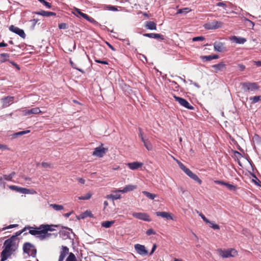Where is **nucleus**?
Returning <instances> with one entry per match:
<instances>
[{"label": "nucleus", "instance_id": "nucleus-1", "mask_svg": "<svg viewBox=\"0 0 261 261\" xmlns=\"http://www.w3.org/2000/svg\"><path fill=\"white\" fill-rule=\"evenodd\" d=\"M4 249L1 255V261L6 260L17 249L15 242V236H12L6 240L4 243Z\"/></svg>", "mask_w": 261, "mask_h": 261}, {"label": "nucleus", "instance_id": "nucleus-2", "mask_svg": "<svg viewBox=\"0 0 261 261\" xmlns=\"http://www.w3.org/2000/svg\"><path fill=\"white\" fill-rule=\"evenodd\" d=\"M55 225H41L38 228L29 227V233L33 236L39 235L38 238L41 240L44 239L46 237H48L50 234L47 233L48 231H54L55 227H57Z\"/></svg>", "mask_w": 261, "mask_h": 261}, {"label": "nucleus", "instance_id": "nucleus-3", "mask_svg": "<svg viewBox=\"0 0 261 261\" xmlns=\"http://www.w3.org/2000/svg\"><path fill=\"white\" fill-rule=\"evenodd\" d=\"M177 163L180 168L191 178L201 184L202 180L198 177L197 175L193 173L189 168H187L182 163L177 161Z\"/></svg>", "mask_w": 261, "mask_h": 261}, {"label": "nucleus", "instance_id": "nucleus-4", "mask_svg": "<svg viewBox=\"0 0 261 261\" xmlns=\"http://www.w3.org/2000/svg\"><path fill=\"white\" fill-rule=\"evenodd\" d=\"M217 251L220 256L223 258L234 257L237 255V251L234 249L232 248L228 249L227 250L219 249L217 250Z\"/></svg>", "mask_w": 261, "mask_h": 261}, {"label": "nucleus", "instance_id": "nucleus-5", "mask_svg": "<svg viewBox=\"0 0 261 261\" xmlns=\"http://www.w3.org/2000/svg\"><path fill=\"white\" fill-rule=\"evenodd\" d=\"M23 252L29 256L34 257L36 255L37 250L35 246L30 243H25L23 246Z\"/></svg>", "mask_w": 261, "mask_h": 261}, {"label": "nucleus", "instance_id": "nucleus-6", "mask_svg": "<svg viewBox=\"0 0 261 261\" xmlns=\"http://www.w3.org/2000/svg\"><path fill=\"white\" fill-rule=\"evenodd\" d=\"M241 85L245 92L254 91L259 89V86L256 83L245 82Z\"/></svg>", "mask_w": 261, "mask_h": 261}, {"label": "nucleus", "instance_id": "nucleus-7", "mask_svg": "<svg viewBox=\"0 0 261 261\" xmlns=\"http://www.w3.org/2000/svg\"><path fill=\"white\" fill-rule=\"evenodd\" d=\"M223 23L220 21L214 20L205 23L203 25L204 28L206 30H216L221 28Z\"/></svg>", "mask_w": 261, "mask_h": 261}, {"label": "nucleus", "instance_id": "nucleus-8", "mask_svg": "<svg viewBox=\"0 0 261 261\" xmlns=\"http://www.w3.org/2000/svg\"><path fill=\"white\" fill-rule=\"evenodd\" d=\"M174 98L176 101H177L181 106H183L184 107L191 110L194 109V108L191 106L186 99L176 96L175 95L174 96Z\"/></svg>", "mask_w": 261, "mask_h": 261}, {"label": "nucleus", "instance_id": "nucleus-9", "mask_svg": "<svg viewBox=\"0 0 261 261\" xmlns=\"http://www.w3.org/2000/svg\"><path fill=\"white\" fill-rule=\"evenodd\" d=\"M133 216L137 219L141 220L144 221L150 222L151 219L149 216L145 213H133Z\"/></svg>", "mask_w": 261, "mask_h": 261}, {"label": "nucleus", "instance_id": "nucleus-10", "mask_svg": "<svg viewBox=\"0 0 261 261\" xmlns=\"http://www.w3.org/2000/svg\"><path fill=\"white\" fill-rule=\"evenodd\" d=\"M135 249L137 252L141 255H146L148 254V251L146 249L144 245L137 244L134 246Z\"/></svg>", "mask_w": 261, "mask_h": 261}, {"label": "nucleus", "instance_id": "nucleus-11", "mask_svg": "<svg viewBox=\"0 0 261 261\" xmlns=\"http://www.w3.org/2000/svg\"><path fill=\"white\" fill-rule=\"evenodd\" d=\"M9 30L11 32L18 35L20 37H21L22 38H24L25 37V34L24 31L22 29H19L18 27H15L13 25H11L9 28Z\"/></svg>", "mask_w": 261, "mask_h": 261}, {"label": "nucleus", "instance_id": "nucleus-12", "mask_svg": "<svg viewBox=\"0 0 261 261\" xmlns=\"http://www.w3.org/2000/svg\"><path fill=\"white\" fill-rule=\"evenodd\" d=\"M9 188L12 190L15 191L20 193L25 194L31 193L30 190L24 188H21L16 186H9Z\"/></svg>", "mask_w": 261, "mask_h": 261}, {"label": "nucleus", "instance_id": "nucleus-13", "mask_svg": "<svg viewBox=\"0 0 261 261\" xmlns=\"http://www.w3.org/2000/svg\"><path fill=\"white\" fill-rule=\"evenodd\" d=\"M68 254H69V248L67 246H62L58 261H63Z\"/></svg>", "mask_w": 261, "mask_h": 261}, {"label": "nucleus", "instance_id": "nucleus-14", "mask_svg": "<svg viewBox=\"0 0 261 261\" xmlns=\"http://www.w3.org/2000/svg\"><path fill=\"white\" fill-rule=\"evenodd\" d=\"M106 149L103 147H98L95 148L92 155L98 157H102L106 153Z\"/></svg>", "mask_w": 261, "mask_h": 261}, {"label": "nucleus", "instance_id": "nucleus-15", "mask_svg": "<svg viewBox=\"0 0 261 261\" xmlns=\"http://www.w3.org/2000/svg\"><path fill=\"white\" fill-rule=\"evenodd\" d=\"M214 47V50L218 52H223L226 50L224 44L221 42H215Z\"/></svg>", "mask_w": 261, "mask_h": 261}, {"label": "nucleus", "instance_id": "nucleus-16", "mask_svg": "<svg viewBox=\"0 0 261 261\" xmlns=\"http://www.w3.org/2000/svg\"><path fill=\"white\" fill-rule=\"evenodd\" d=\"M14 97L13 96H7L1 99L3 103V107H7L13 103Z\"/></svg>", "mask_w": 261, "mask_h": 261}, {"label": "nucleus", "instance_id": "nucleus-17", "mask_svg": "<svg viewBox=\"0 0 261 261\" xmlns=\"http://www.w3.org/2000/svg\"><path fill=\"white\" fill-rule=\"evenodd\" d=\"M71 229L69 228H64L60 231V236L63 239H66L70 237Z\"/></svg>", "mask_w": 261, "mask_h": 261}, {"label": "nucleus", "instance_id": "nucleus-18", "mask_svg": "<svg viewBox=\"0 0 261 261\" xmlns=\"http://www.w3.org/2000/svg\"><path fill=\"white\" fill-rule=\"evenodd\" d=\"M137 188V186L135 185H126L122 190H117L116 192H120L122 193H127L130 191H132Z\"/></svg>", "mask_w": 261, "mask_h": 261}, {"label": "nucleus", "instance_id": "nucleus-19", "mask_svg": "<svg viewBox=\"0 0 261 261\" xmlns=\"http://www.w3.org/2000/svg\"><path fill=\"white\" fill-rule=\"evenodd\" d=\"M145 37H149L150 38H154L157 39L164 40V36L160 34L156 33H145L143 34Z\"/></svg>", "mask_w": 261, "mask_h": 261}, {"label": "nucleus", "instance_id": "nucleus-20", "mask_svg": "<svg viewBox=\"0 0 261 261\" xmlns=\"http://www.w3.org/2000/svg\"><path fill=\"white\" fill-rule=\"evenodd\" d=\"M157 216L166 218L168 220H173V217L171 213L166 212H157L155 213Z\"/></svg>", "mask_w": 261, "mask_h": 261}, {"label": "nucleus", "instance_id": "nucleus-21", "mask_svg": "<svg viewBox=\"0 0 261 261\" xmlns=\"http://www.w3.org/2000/svg\"><path fill=\"white\" fill-rule=\"evenodd\" d=\"M35 14L41 15L44 17H50L51 16H56V14L55 12L45 11L44 10H41L40 11H37L34 12Z\"/></svg>", "mask_w": 261, "mask_h": 261}, {"label": "nucleus", "instance_id": "nucleus-22", "mask_svg": "<svg viewBox=\"0 0 261 261\" xmlns=\"http://www.w3.org/2000/svg\"><path fill=\"white\" fill-rule=\"evenodd\" d=\"M127 165L131 170H136L141 167L143 165V164L138 162H134L132 163H129L127 164Z\"/></svg>", "mask_w": 261, "mask_h": 261}, {"label": "nucleus", "instance_id": "nucleus-23", "mask_svg": "<svg viewBox=\"0 0 261 261\" xmlns=\"http://www.w3.org/2000/svg\"><path fill=\"white\" fill-rule=\"evenodd\" d=\"M231 40L238 44H244L246 41V39L245 38L236 36H232L231 38Z\"/></svg>", "mask_w": 261, "mask_h": 261}, {"label": "nucleus", "instance_id": "nucleus-24", "mask_svg": "<svg viewBox=\"0 0 261 261\" xmlns=\"http://www.w3.org/2000/svg\"><path fill=\"white\" fill-rule=\"evenodd\" d=\"M145 28L150 30H156V24L155 22L151 21H146L145 25Z\"/></svg>", "mask_w": 261, "mask_h": 261}, {"label": "nucleus", "instance_id": "nucleus-25", "mask_svg": "<svg viewBox=\"0 0 261 261\" xmlns=\"http://www.w3.org/2000/svg\"><path fill=\"white\" fill-rule=\"evenodd\" d=\"M200 58L204 61H209L213 59H218L219 56L217 55H212L209 56H201Z\"/></svg>", "mask_w": 261, "mask_h": 261}, {"label": "nucleus", "instance_id": "nucleus-26", "mask_svg": "<svg viewBox=\"0 0 261 261\" xmlns=\"http://www.w3.org/2000/svg\"><path fill=\"white\" fill-rule=\"evenodd\" d=\"M115 223L114 221H106L101 222V226L105 228H110Z\"/></svg>", "mask_w": 261, "mask_h": 261}, {"label": "nucleus", "instance_id": "nucleus-27", "mask_svg": "<svg viewBox=\"0 0 261 261\" xmlns=\"http://www.w3.org/2000/svg\"><path fill=\"white\" fill-rule=\"evenodd\" d=\"M121 195L119 194H110L106 196L107 199H112V200H117L121 198Z\"/></svg>", "mask_w": 261, "mask_h": 261}, {"label": "nucleus", "instance_id": "nucleus-28", "mask_svg": "<svg viewBox=\"0 0 261 261\" xmlns=\"http://www.w3.org/2000/svg\"><path fill=\"white\" fill-rule=\"evenodd\" d=\"M28 112L29 113V115L37 114L42 113L40 109L38 107L32 108L31 109L29 110Z\"/></svg>", "mask_w": 261, "mask_h": 261}, {"label": "nucleus", "instance_id": "nucleus-29", "mask_svg": "<svg viewBox=\"0 0 261 261\" xmlns=\"http://www.w3.org/2000/svg\"><path fill=\"white\" fill-rule=\"evenodd\" d=\"M145 148L148 150H151L152 149V145L148 139H146L143 142Z\"/></svg>", "mask_w": 261, "mask_h": 261}, {"label": "nucleus", "instance_id": "nucleus-30", "mask_svg": "<svg viewBox=\"0 0 261 261\" xmlns=\"http://www.w3.org/2000/svg\"><path fill=\"white\" fill-rule=\"evenodd\" d=\"M142 193L143 195H144L145 196H146L147 198H148L150 199L153 200L156 197V195L152 193H150L147 191H143Z\"/></svg>", "mask_w": 261, "mask_h": 261}, {"label": "nucleus", "instance_id": "nucleus-31", "mask_svg": "<svg viewBox=\"0 0 261 261\" xmlns=\"http://www.w3.org/2000/svg\"><path fill=\"white\" fill-rule=\"evenodd\" d=\"M92 193L91 192H88L86 195L79 197V199L86 200L90 199L92 197Z\"/></svg>", "mask_w": 261, "mask_h": 261}, {"label": "nucleus", "instance_id": "nucleus-32", "mask_svg": "<svg viewBox=\"0 0 261 261\" xmlns=\"http://www.w3.org/2000/svg\"><path fill=\"white\" fill-rule=\"evenodd\" d=\"M225 67V64L223 62L219 63L217 64L214 65L213 67L217 71L222 70Z\"/></svg>", "mask_w": 261, "mask_h": 261}, {"label": "nucleus", "instance_id": "nucleus-33", "mask_svg": "<svg viewBox=\"0 0 261 261\" xmlns=\"http://www.w3.org/2000/svg\"><path fill=\"white\" fill-rule=\"evenodd\" d=\"M15 172H12L9 175H4L3 177L4 179L8 181H11L12 180V178L15 175Z\"/></svg>", "mask_w": 261, "mask_h": 261}, {"label": "nucleus", "instance_id": "nucleus-34", "mask_svg": "<svg viewBox=\"0 0 261 261\" xmlns=\"http://www.w3.org/2000/svg\"><path fill=\"white\" fill-rule=\"evenodd\" d=\"M65 261H77L75 255L71 252L69 254L68 256L66 259Z\"/></svg>", "mask_w": 261, "mask_h": 261}, {"label": "nucleus", "instance_id": "nucleus-35", "mask_svg": "<svg viewBox=\"0 0 261 261\" xmlns=\"http://www.w3.org/2000/svg\"><path fill=\"white\" fill-rule=\"evenodd\" d=\"M50 206L56 211H60L63 209V206L62 205H59L56 204H51Z\"/></svg>", "mask_w": 261, "mask_h": 261}, {"label": "nucleus", "instance_id": "nucleus-36", "mask_svg": "<svg viewBox=\"0 0 261 261\" xmlns=\"http://www.w3.org/2000/svg\"><path fill=\"white\" fill-rule=\"evenodd\" d=\"M191 11V10L189 8H184L183 9H180L178 10L177 14H186L187 13Z\"/></svg>", "mask_w": 261, "mask_h": 261}, {"label": "nucleus", "instance_id": "nucleus-37", "mask_svg": "<svg viewBox=\"0 0 261 261\" xmlns=\"http://www.w3.org/2000/svg\"><path fill=\"white\" fill-rule=\"evenodd\" d=\"M74 10L76 12L77 14H79L81 16H82L84 18L86 19V18H87V17L88 18V15L86 14H85V13L82 12L80 9H79L76 8H75Z\"/></svg>", "mask_w": 261, "mask_h": 261}, {"label": "nucleus", "instance_id": "nucleus-38", "mask_svg": "<svg viewBox=\"0 0 261 261\" xmlns=\"http://www.w3.org/2000/svg\"><path fill=\"white\" fill-rule=\"evenodd\" d=\"M30 132V131L29 130L19 132H17V133H16L14 134H13V137H17L19 136H22V135H25V134H27L29 133Z\"/></svg>", "mask_w": 261, "mask_h": 261}, {"label": "nucleus", "instance_id": "nucleus-39", "mask_svg": "<svg viewBox=\"0 0 261 261\" xmlns=\"http://www.w3.org/2000/svg\"><path fill=\"white\" fill-rule=\"evenodd\" d=\"M93 217V215L92 214L91 212L90 211H86L83 214V216L82 217V218H84L85 217Z\"/></svg>", "mask_w": 261, "mask_h": 261}, {"label": "nucleus", "instance_id": "nucleus-40", "mask_svg": "<svg viewBox=\"0 0 261 261\" xmlns=\"http://www.w3.org/2000/svg\"><path fill=\"white\" fill-rule=\"evenodd\" d=\"M260 99V97L259 96H255L254 97H250V100H251L252 103H255L257 102Z\"/></svg>", "mask_w": 261, "mask_h": 261}, {"label": "nucleus", "instance_id": "nucleus-41", "mask_svg": "<svg viewBox=\"0 0 261 261\" xmlns=\"http://www.w3.org/2000/svg\"><path fill=\"white\" fill-rule=\"evenodd\" d=\"M225 186L230 191H236L237 190V187L236 186L230 184L228 182L226 183Z\"/></svg>", "mask_w": 261, "mask_h": 261}, {"label": "nucleus", "instance_id": "nucleus-42", "mask_svg": "<svg viewBox=\"0 0 261 261\" xmlns=\"http://www.w3.org/2000/svg\"><path fill=\"white\" fill-rule=\"evenodd\" d=\"M69 63L71 66V67L77 70H79V71H80L81 72H82V73H84V71L82 69H80V68H78L77 67H76V65L73 63V62L71 60H70L69 61Z\"/></svg>", "mask_w": 261, "mask_h": 261}, {"label": "nucleus", "instance_id": "nucleus-43", "mask_svg": "<svg viewBox=\"0 0 261 261\" xmlns=\"http://www.w3.org/2000/svg\"><path fill=\"white\" fill-rule=\"evenodd\" d=\"M208 223L210 224V227L213 228L214 229L216 230L220 229V226L218 224L215 223L214 222L210 221V223Z\"/></svg>", "mask_w": 261, "mask_h": 261}, {"label": "nucleus", "instance_id": "nucleus-44", "mask_svg": "<svg viewBox=\"0 0 261 261\" xmlns=\"http://www.w3.org/2000/svg\"><path fill=\"white\" fill-rule=\"evenodd\" d=\"M1 57L4 58V59L1 60L2 62H4L7 60H8V58L9 57V55L8 54L3 53L0 55Z\"/></svg>", "mask_w": 261, "mask_h": 261}, {"label": "nucleus", "instance_id": "nucleus-45", "mask_svg": "<svg viewBox=\"0 0 261 261\" xmlns=\"http://www.w3.org/2000/svg\"><path fill=\"white\" fill-rule=\"evenodd\" d=\"M85 19H86L87 20L89 21V22H90L91 23H93V24H94L95 25H100V24H99V23L98 22H97L92 17H90L89 16H88V18L87 17V18H86Z\"/></svg>", "mask_w": 261, "mask_h": 261}, {"label": "nucleus", "instance_id": "nucleus-46", "mask_svg": "<svg viewBox=\"0 0 261 261\" xmlns=\"http://www.w3.org/2000/svg\"><path fill=\"white\" fill-rule=\"evenodd\" d=\"M29 227L30 226H28V227H25L23 229H22L20 231H18L17 232H16L15 233V235L14 236H15V238L17 237V236H18L19 235H20L23 232H24L25 230H26L27 229H30L29 228Z\"/></svg>", "mask_w": 261, "mask_h": 261}, {"label": "nucleus", "instance_id": "nucleus-47", "mask_svg": "<svg viewBox=\"0 0 261 261\" xmlns=\"http://www.w3.org/2000/svg\"><path fill=\"white\" fill-rule=\"evenodd\" d=\"M205 39L204 37L203 36H198L194 37L192 39L193 41H203Z\"/></svg>", "mask_w": 261, "mask_h": 261}, {"label": "nucleus", "instance_id": "nucleus-48", "mask_svg": "<svg viewBox=\"0 0 261 261\" xmlns=\"http://www.w3.org/2000/svg\"><path fill=\"white\" fill-rule=\"evenodd\" d=\"M40 2L43 5H44L45 7H46L47 8H50L51 7V4L48 3L47 2L45 1V0H41Z\"/></svg>", "mask_w": 261, "mask_h": 261}, {"label": "nucleus", "instance_id": "nucleus-49", "mask_svg": "<svg viewBox=\"0 0 261 261\" xmlns=\"http://www.w3.org/2000/svg\"><path fill=\"white\" fill-rule=\"evenodd\" d=\"M139 136L141 138L142 141L143 142L146 139H145L144 137H143V132H142V130L141 129V128H139Z\"/></svg>", "mask_w": 261, "mask_h": 261}, {"label": "nucleus", "instance_id": "nucleus-50", "mask_svg": "<svg viewBox=\"0 0 261 261\" xmlns=\"http://www.w3.org/2000/svg\"><path fill=\"white\" fill-rule=\"evenodd\" d=\"M146 234L147 236H150L151 234H155V232L154 231V230L153 229L150 228V229H148L146 231Z\"/></svg>", "mask_w": 261, "mask_h": 261}, {"label": "nucleus", "instance_id": "nucleus-51", "mask_svg": "<svg viewBox=\"0 0 261 261\" xmlns=\"http://www.w3.org/2000/svg\"><path fill=\"white\" fill-rule=\"evenodd\" d=\"M199 216L205 223H210V221L202 213H199Z\"/></svg>", "mask_w": 261, "mask_h": 261}, {"label": "nucleus", "instance_id": "nucleus-52", "mask_svg": "<svg viewBox=\"0 0 261 261\" xmlns=\"http://www.w3.org/2000/svg\"><path fill=\"white\" fill-rule=\"evenodd\" d=\"M58 27L60 29H66L67 28V24L65 23H62L59 24Z\"/></svg>", "mask_w": 261, "mask_h": 261}, {"label": "nucleus", "instance_id": "nucleus-53", "mask_svg": "<svg viewBox=\"0 0 261 261\" xmlns=\"http://www.w3.org/2000/svg\"><path fill=\"white\" fill-rule=\"evenodd\" d=\"M95 61L98 63H100V64H105V65L108 64V62L107 61H101V60H100L98 59H95Z\"/></svg>", "mask_w": 261, "mask_h": 261}, {"label": "nucleus", "instance_id": "nucleus-54", "mask_svg": "<svg viewBox=\"0 0 261 261\" xmlns=\"http://www.w3.org/2000/svg\"><path fill=\"white\" fill-rule=\"evenodd\" d=\"M238 68L239 70L243 71L245 69V66L243 64H239Z\"/></svg>", "mask_w": 261, "mask_h": 261}, {"label": "nucleus", "instance_id": "nucleus-55", "mask_svg": "<svg viewBox=\"0 0 261 261\" xmlns=\"http://www.w3.org/2000/svg\"><path fill=\"white\" fill-rule=\"evenodd\" d=\"M217 6L219 7H223L224 9H225L226 7V4L223 2H219L217 3Z\"/></svg>", "mask_w": 261, "mask_h": 261}, {"label": "nucleus", "instance_id": "nucleus-56", "mask_svg": "<svg viewBox=\"0 0 261 261\" xmlns=\"http://www.w3.org/2000/svg\"><path fill=\"white\" fill-rule=\"evenodd\" d=\"M41 165L43 168H48L50 167V165L46 162H42Z\"/></svg>", "mask_w": 261, "mask_h": 261}, {"label": "nucleus", "instance_id": "nucleus-57", "mask_svg": "<svg viewBox=\"0 0 261 261\" xmlns=\"http://www.w3.org/2000/svg\"><path fill=\"white\" fill-rule=\"evenodd\" d=\"M156 248V244H153V246H152V249H151V251L150 253V255H151L153 254V253L154 252V251L155 250Z\"/></svg>", "mask_w": 261, "mask_h": 261}, {"label": "nucleus", "instance_id": "nucleus-58", "mask_svg": "<svg viewBox=\"0 0 261 261\" xmlns=\"http://www.w3.org/2000/svg\"><path fill=\"white\" fill-rule=\"evenodd\" d=\"M18 225L17 224H11V225H9L8 226H7V227H6L5 228V229H10V228H14L15 227H16Z\"/></svg>", "mask_w": 261, "mask_h": 261}, {"label": "nucleus", "instance_id": "nucleus-59", "mask_svg": "<svg viewBox=\"0 0 261 261\" xmlns=\"http://www.w3.org/2000/svg\"><path fill=\"white\" fill-rule=\"evenodd\" d=\"M254 64L257 66V67H260L261 66V61H253Z\"/></svg>", "mask_w": 261, "mask_h": 261}, {"label": "nucleus", "instance_id": "nucleus-60", "mask_svg": "<svg viewBox=\"0 0 261 261\" xmlns=\"http://www.w3.org/2000/svg\"><path fill=\"white\" fill-rule=\"evenodd\" d=\"M109 10L113 11H116L117 10V8L115 6H109Z\"/></svg>", "mask_w": 261, "mask_h": 261}, {"label": "nucleus", "instance_id": "nucleus-61", "mask_svg": "<svg viewBox=\"0 0 261 261\" xmlns=\"http://www.w3.org/2000/svg\"><path fill=\"white\" fill-rule=\"evenodd\" d=\"M29 110H24L22 111V114L24 116L29 115Z\"/></svg>", "mask_w": 261, "mask_h": 261}, {"label": "nucleus", "instance_id": "nucleus-62", "mask_svg": "<svg viewBox=\"0 0 261 261\" xmlns=\"http://www.w3.org/2000/svg\"><path fill=\"white\" fill-rule=\"evenodd\" d=\"M6 149H7L6 145L0 144V149L5 150Z\"/></svg>", "mask_w": 261, "mask_h": 261}, {"label": "nucleus", "instance_id": "nucleus-63", "mask_svg": "<svg viewBox=\"0 0 261 261\" xmlns=\"http://www.w3.org/2000/svg\"><path fill=\"white\" fill-rule=\"evenodd\" d=\"M77 180L79 181V182L82 184H85V180L82 178H77Z\"/></svg>", "mask_w": 261, "mask_h": 261}, {"label": "nucleus", "instance_id": "nucleus-64", "mask_svg": "<svg viewBox=\"0 0 261 261\" xmlns=\"http://www.w3.org/2000/svg\"><path fill=\"white\" fill-rule=\"evenodd\" d=\"M107 44L108 45V46L112 50H115V49L114 48V47L111 44H110L108 42H107Z\"/></svg>", "mask_w": 261, "mask_h": 261}]
</instances>
